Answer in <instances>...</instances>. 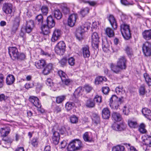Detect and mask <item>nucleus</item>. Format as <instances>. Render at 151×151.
I'll return each mask as SVG.
<instances>
[{
    "label": "nucleus",
    "instance_id": "f257e3e1",
    "mask_svg": "<svg viewBox=\"0 0 151 151\" xmlns=\"http://www.w3.org/2000/svg\"><path fill=\"white\" fill-rule=\"evenodd\" d=\"M8 50L9 54L13 60H24L25 58V56L24 53H19L16 47H9Z\"/></svg>",
    "mask_w": 151,
    "mask_h": 151
},
{
    "label": "nucleus",
    "instance_id": "f03ea898",
    "mask_svg": "<svg viewBox=\"0 0 151 151\" xmlns=\"http://www.w3.org/2000/svg\"><path fill=\"white\" fill-rule=\"evenodd\" d=\"M58 131L61 134H64L66 132V129L65 127H63L59 129H58L57 125L54 126L52 129V132H53V135L52 138L53 142H59L60 134Z\"/></svg>",
    "mask_w": 151,
    "mask_h": 151
},
{
    "label": "nucleus",
    "instance_id": "7ed1b4c3",
    "mask_svg": "<svg viewBox=\"0 0 151 151\" xmlns=\"http://www.w3.org/2000/svg\"><path fill=\"white\" fill-rule=\"evenodd\" d=\"M124 102L123 97L118 98L116 95H113L110 99V105L113 109H117L119 106Z\"/></svg>",
    "mask_w": 151,
    "mask_h": 151
},
{
    "label": "nucleus",
    "instance_id": "20e7f679",
    "mask_svg": "<svg viewBox=\"0 0 151 151\" xmlns=\"http://www.w3.org/2000/svg\"><path fill=\"white\" fill-rule=\"evenodd\" d=\"M121 31L124 38L126 40L129 39L131 37V34L129 25L125 23L120 25Z\"/></svg>",
    "mask_w": 151,
    "mask_h": 151
},
{
    "label": "nucleus",
    "instance_id": "39448f33",
    "mask_svg": "<svg viewBox=\"0 0 151 151\" xmlns=\"http://www.w3.org/2000/svg\"><path fill=\"white\" fill-rule=\"evenodd\" d=\"M66 45L63 41H60L56 45L55 48V52L59 55L64 54L66 49Z\"/></svg>",
    "mask_w": 151,
    "mask_h": 151
},
{
    "label": "nucleus",
    "instance_id": "423d86ee",
    "mask_svg": "<svg viewBox=\"0 0 151 151\" xmlns=\"http://www.w3.org/2000/svg\"><path fill=\"white\" fill-rule=\"evenodd\" d=\"M58 74L61 78L63 84L69 86L72 83V81L68 78V76L64 72L60 70L58 71Z\"/></svg>",
    "mask_w": 151,
    "mask_h": 151
},
{
    "label": "nucleus",
    "instance_id": "0eeeda50",
    "mask_svg": "<svg viewBox=\"0 0 151 151\" xmlns=\"http://www.w3.org/2000/svg\"><path fill=\"white\" fill-rule=\"evenodd\" d=\"M90 26L86 27L82 26L80 28H78L76 30V36L77 39L79 41L83 39V34L85 32L88 30L90 27Z\"/></svg>",
    "mask_w": 151,
    "mask_h": 151
},
{
    "label": "nucleus",
    "instance_id": "6e6552de",
    "mask_svg": "<svg viewBox=\"0 0 151 151\" xmlns=\"http://www.w3.org/2000/svg\"><path fill=\"white\" fill-rule=\"evenodd\" d=\"M2 9L6 14H11L13 11V5L11 3L5 2L3 4Z\"/></svg>",
    "mask_w": 151,
    "mask_h": 151
},
{
    "label": "nucleus",
    "instance_id": "1a4fd4ad",
    "mask_svg": "<svg viewBox=\"0 0 151 151\" xmlns=\"http://www.w3.org/2000/svg\"><path fill=\"white\" fill-rule=\"evenodd\" d=\"M142 50L145 56H149L151 55V44L147 42L143 45Z\"/></svg>",
    "mask_w": 151,
    "mask_h": 151
},
{
    "label": "nucleus",
    "instance_id": "9d476101",
    "mask_svg": "<svg viewBox=\"0 0 151 151\" xmlns=\"http://www.w3.org/2000/svg\"><path fill=\"white\" fill-rule=\"evenodd\" d=\"M127 60L124 56H121L117 62V66L121 69H125L127 67Z\"/></svg>",
    "mask_w": 151,
    "mask_h": 151
},
{
    "label": "nucleus",
    "instance_id": "9b49d317",
    "mask_svg": "<svg viewBox=\"0 0 151 151\" xmlns=\"http://www.w3.org/2000/svg\"><path fill=\"white\" fill-rule=\"evenodd\" d=\"M91 39L93 46L96 48H98L99 37L97 33L94 32L92 34Z\"/></svg>",
    "mask_w": 151,
    "mask_h": 151
},
{
    "label": "nucleus",
    "instance_id": "f8f14e48",
    "mask_svg": "<svg viewBox=\"0 0 151 151\" xmlns=\"http://www.w3.org/2000/svg\"><path fill=\"white\" fill-rule=\"evenodd\" d=\"M77 17V15L76 14H73L70 15L68 19V25L71 27L74 26L76 23Z\"/></svg>",
    "mask_w": 151,
    "mask_h": 151
},
{
    "label": "nucleus",
    "instance_id": "ddd939ff",
    "mask_svg": "<svg viewBox=\"0 0 151 151\" xmlns=\"http://www.w3.org/2000/svg\"><path fill=\"white\" fill-rule=\"evenodd\" d=\"M61 31L58 29H55L53 32L51 39L52 42H55L58 40L60 37Z\"/></svg>",
    "mask_w": 151,
    "mask_h": 151
},
{
    "label": "nucleus",
    "instance_id": "4468645a",
    "mask_svg": "<svg viewBox=\"0 0 151 151\" xmlns=\"http://www.w3.org/2000/svg\"><path fill=\"white\" fill-rule=\"evenodd\" d=\"M29 101L37 108L41 107V103L39 102V99L37 97L34 96H31L29 98Z\"/></svg>",
    "mask_w": 151,
    "mask_h": 151
},
{
    "label": "nucleus",
    "instance_id": "2eb2a0df",
    "mask_svg": "<svg viewBox=\"0 0 151 151\" xmlns=\"http://www.w3.org/2000/svg\"><path fill=\"white\" fill-rule=\"evenodd\" d=\"M107 18L112 27L114 29H116L117 28V25L116 21L113 15L110 14L107 17Z\"/></svg>",
    "mask_w": 151,
    "mask_h": 151
},
{
    "label": "nucleus",
    "instance_id": "dca6fc26",
    "mask_svg": "<svg viewBox=\"0 0 151 151\" xmlns=\"http://www.w3.org/2000/svg\"><path fill=\"white\" fill-rule=\"evenodd\" d=\"M46 22L47 25L50 29L54 27L55 25V21L51 15H50L47 17Z\"/></svg>",
    "mask_w": 151,
    "mask_h": 151
},
{
    "label": "nucleus",
    "instance_id": "f3484780",
    "mask_svg": "<svg viewBox=\"0 0 151 151\" xmlns=\"http://www.w3.org/2000/svg\"><path fill=\"white\" fill-rule=\"evenodd\" d=\"M52 64L49 63L45 66L43 68L42 73L44 75H47L49 74L52 69Z\"/></svg>",
    "mask_w": 151,
    "mask_h": 151
},
{
    "label": "nucleus",
    "instance_id": "a211bd4d",
    "mask_svg": "<svg viewBox=\"0 0 151 151\" xmlns=\"http://www.w3.org/2000/svg\"><path fill=\"white\" fill-rule=\"evenodd\" d=\"M112 119L114 122H119L122 119V115L118 112H113L112 115Z\"/></svg>",
    "mask_w": 151,
    "mask_h": 151
},
{
    "label": "nucleus",
    "instance_id": "6ab92c4d",
    "mask_svg": "<svg viewBox=\"0 0 151 151\" xmlns=\"http://www.w3.org/2000/svg\"><path fill=\"white\" fill-rule=\"evenodd\" d=\"M142 113L143 115L148 119H150L151 117V111L147 108L142 109Z\"/></svg>",
    "mask_w": 151,
    "mask_h": 151
},
{
    "label": "nucleus",
    "instance_id": "aec40b11",
    "mask_svg": "<svg viewBox=\"0 0 151 151\" xmlns=\"http://www.w3.org/2000/svg\"><path fill=\"white\" fill-rule=\"evenodd\" d=\"M15 78L14 76L12 75H8L6 78V83L7 85H10L12 84L14 82Z\"/></svg>",
    "mask_w": 151,
    "mask_h": 151
},
{
    "label": "nucleus",
    "instance_id": "412c9836",
    "mask_svg": "<svg viewBox=\"0 0 151 151\" xmlns=\"http://www.w3.org/2000/svg\"><path fill=\"white\" fill-rule=\"evenodd\" d=\"M83 138L85 142L93 141L91 134L88 132H86L83 134Z\"/></svg>",
    "mask_w": 151,
    "mask_h": 151
},
{
    "label": "nucleus",
    "instance_id": "4be33fe9",
    "mask_svg": "<svg viewBox=\"0 0 151 151\" xmlns=\"http://www.w3.org/2000/svg\"><path fill=\"white\" fill-rule=\"evenodd\" d=\"M35 20L38 25L40 26L42 25L43 22V17L42 15L40 14L37 15L35 17Z\"/></svg>",
    "mask_w": 151,
    "mask_h": 151
},
{
    "label": "nucleus",
    "instance_id": "5701e85b",
    "mask_svg": "<svg viewBox=\"0 0 151 151\" xmlns=\"http://www.w3.org/2000/svg\"><path fill=\"white\" fill-rule=\"evenodd\" d=\"M46 65L45 61L44 60H39L35 63V66L39 69L43 68Z\"/></svg>",
    "mask_w": 151,
    "mask_h": 151
},
{
    "label": "nucleus",
    "instance_id": "b1692460",
    "mask_svg": "<svg viewBox=\"0 0 151 151\" xmlns=\"http://www.w3.org/2000/svg\"><path fill=\"white\" fill-rule=\"evenodd\" d=\"M143 38L146 40H149L151 39V30L145 31L142 33Z\"/></svg>",
    "mask_w": 151,
    "mask_h": 151
},
{
    "label": "nucleus",
    "instance_id": "393cba45",
    "mask_svg": "<svg viewBox=\"0 0 151 151\" xmlns=\"http://www.w3.org/2000/svg\"><path fill=\"white\" fill-rule=\"evenodd\" d=\"M41 26V29L43 35H47L50 33L49 29L50 28H49L47 25L42 24Z\"/></svg>",
    "mask_w": 151,
    "mask_h": 151
},
{
    "label": "nucleus",
    "instance_id": "a878e982",
    "mask_svg": "<svg viewBox=\"0 0 151 151\" xmlns=\"http://www.w3.org/2000/svg\"><path fill=\"white\" fill-rule=\"evenodd\" d=\"M55 18L57 19H61L62 17V14L58 9H56L54 10L52 12Z\"/></svg>",
    "mask_w": 151,
    "mask_h": 151
},
{
    "label": "nucleus",
    "instance_id": "bb28decb",
    "mask_svg": "<svg viewBox=\"0 0 151 151\" xmlns=\"http://www.w3.org/2000/svg\"><path fill=\"white\" fill-rule=\"evenodd\" d=\"M82 50L84 58L89 57L90 55V52L88 47V46H86L83 48Z\"/></svg>",
    "mask_w": 151,
    "mask_h": 151
},
{
    "label": "nucleus",
    "instance_id": "cd10ccee",
    "mask_svg": "<svg viewBox=\"0 0 151 151\" xmlns=\"http://www.w3.org/2000/svg\"><path fill=\"white\" fill-rule=\"evenodd\" d=\"M106 34L109 37H113L114 33L113 29L109 27H107L105 30Z\"/></svg>",
    "mask_w": 151,
    "mask_h": 151
},
{
    "label": "nucleus",
    "instance_id": "c85d7f7f",
    "mask_svg": "<svg viewBox=\"0 0 151 151\" xmlns=\"http://www.w3.org/2000/svg\"><path fill=\"white\" fill-rule=\"evenodd\" d=\"M10 130H6V129L2 128L1 131V136L3 137L2 140L3 141H7L6 139H4V138L6 137L8 135L9 133Z\"/></svg>",
    "mask_w": 151,
    "mask_h": 151
},
{
    "label": "nucleus",
    "instance_id": "c756f323",
    "mask_svg": "<svg viewBox=\"0 0 151 151\" xmlns=\"http://www.w3.org/2000/svg\"><path fill=\"white\" fill-rule=\"evenodd\" d=\"M130 106L129 105L126 104L123 107L122 110L123 114L125 115H128L130 112Z\"/></svg>",
    "mask_w": 151,
    "mask_h": 151
},
{
    "label": "nucleus",
    "instance_id": "7c9ffc66",
    "mask_svg": "<svg viewBox=\"0 0 151 151\" xmlns=\"http://www.w3.org/2000/svg\"><path fill=\"white\" fill-rule=\"evenodd\" d=\"M42 14L43 15L46 16L48 12V7L45 5L42 6L40 8Z\"/></svg>",
    "mask_w": 151,
    "mask_h": 151
},
{
    "label": "nucleus",
    "instance_id": "2f4dec72",
    "mask_svg": "<svg viewBox=\"0 0 151 151\" xmlns=\"http://www.w3.org/2000/svg\"><path fill=\"white\" fill-rule=\"evenodd\" d=\"M144 77L145 81L148 85L150 86H151V78L149 75L147 73H145L143 74Z\"/></svg>",
    "mask_w": 151,
    "mask_h": 151
},
{
    "label": "nucleus",
    "instance_id": "473e14b6",
    "mask_svg": "<svg viewBox=\"0 0 151 151\" xmlns=\"http://www.w3.org/2000/svg\"><path fill=\"white\" fill-rule=\"evenodd\" d=\"M112 127L113 129L117 131H121L124 129L122 125L118 124L116 123L114 124Z\"/></svg>",
    "mask_w": 151,
    "mask_h": 151
},
{
    "label": "nucleus",
    "instance_id": "72a5a7b5",
    "mask_svg": "<svg viewBox=\"0 0 151 151\" xmlns=\"http://www.w3.org/2000/svg\"><path fill=\"white\" fill-rule=\"evenodd\" d=\"M124 147L120 145L114 146L112 149V151H124Z\"/></svg>",
    "mask_w": 151,
    "mask_h": 151
},
{
    "label": "nucleus",
    "instance_id": "f704fd0d",
    "mask_svg": "<svg viewBox=\"0 0 151 151\" xmlns=\"http://www.w3.org/2000/svg\"><path fill=\"white\" fill-rule=\"evenodd\" d=\"M128 123L129 126L131 128H136L137 127V123L136 121L129 119Z\"/></svg>",
    "mask_w": 151,
    "mask_h": 151
},
{
    "label": "nucleus",
    "instance_id": "c9c22d12",
    "mask_svg": "<svg viewBox=\"0 0 151 151\" xmlns=\"http://www.w3.org/2000/svg\"><path fill=\"white\" fill-rule=\"evenodd\" d=\"M92 119L93 122L96 124L99 122V117L98 115L96 114L93 113L92 114Z\"/></svg>",
    "mask_w": 151,
    "mask_h": 151
},
{
    "label": "nucleus",
    "instance_id": "e433bc0d",
    "mask_svg": "<svg viewBox=\"0 0 151 151\" xmlns=\"http://www.w3.org/2000/svg\"><path fill=\"white\" fill-rule=\"evenodd\" d=\"M67 149L68 151H76L74 143L73 142H70L67 146Z\"/></svg>",
    "mask_w": 151,
    "mask_h": 151
},
{
    "label": "nucleus",
    "instance_id": "4c0bfd02",
    "mask_svg": "<svg viewBox=\"0 0 151 151\" xmlns=\"http://www.w3.org/2000/svg\"><path fill=\"white\" fill-rule=\"evenodd\" d=\"M75 106V104L73 102H68L65 104V108L68 110L69 111L72 109Z\"/></svg>",
    "mask_w": 151,
    "mask_h": 151
},
{
    "label": "nucleus",
    "instance_id": "58836bf2",
    "mask_svg": "<svg viewBox=\"0 0 151 151\" xmlns=\"http://www.w3.org/2000/svg\"><path fill=\"white\" fill-rule=\"evenodd\" d=\"M86 105L87 107L92 108L94 106L95 104L92 99H89L87 100Z\"/></svg>",
    "mask_w": 151,
    "mask_h": 151
},
{
    "label": "nucleus",
    "instance_id": "ea45409f",
    "mask_svg": "<svg viewBox=\"0 0 151 151\" xmlns=\"http://www.w3.org/2000/svg\"><path fill=\"white\" fill-rule=\"evenodd\" d=\"M104 80L102 76H99L97 77L95 79V83L96 85H99L103 83V81Z\"/></svg>",
    "mask_w": 151,
    "mask_h": 151
},
{
    "label": "nucleus",
    "instance_id": "a19ab883",
    "mask_svg": "<svg viewBox=\"0 0 151 151\" xmlns=\"http://www.w3.org/2000/svg\"><path fill=\"white\" fill-rule=\"evenodd\" d=\"M111 70L114 72L116 73H118L120 71V69H121L117 65V66L114 65L113 64L111 65Z\"/></svg>",
    "mask_w": 151,
    "mask_h": 151
},
{
    "label": "nucleus",
    "instance_id": "79ce46f5",
    "mask_svg": "<svg viewBox=\"0 0 151 151\" xmlns=\"http://www.w3.org/2000/svg\"><path fill=\"white\" fill-rule=\"evenodd\" d=\"M76 151L79 150L83 147L82 142H73Z\"/></svg>",
    "mask_w": 151,
    "mask_h": 151
},
{
    "label": "nucleus",
    "instance_id": "37998d69",
    "mask_svg": "<svg viewBox=\"0 0 151 151\" xmlns=\"http://www.w3.org/2000/svg\"><path fill=\"white\" fill-rule=\"evenodd\" d=\"M83 90L82 87H80L78 88L75 90L74 93L75 94H77L78 96H80L82 95L83 92Z\"/></svg>",
    "mask_w": 151,
    "mask_h": 151
},
{
    "label": "nucleus",
    "instance_id": "c03bdc74",
    "mask_svg": "<svg viewBox=\"0 0 151 151\" xmlns=\"http://www.w3.org/2000/svg\"><path fill=\"white\" fill-rule=\"evenodd\" d=\"M145 128V124L143 123H142L139 127V130L141 133H145L146 132V130Z\"/></svg>",
    "mask_w": 151,
    "mask_h": 151
},
{
    "label": "nucleus",
    "instance_id": "a18cd8bd",
    "mask_svg": "<svg viewBox=\"0 0 151 151\" xmlns=\"http://www.w3.org/2000/svg\"><path fill=\"white\" fill-rule=\"evenodd\" d=\"M110 116V112L107 108H104V119H109Z\"/></svg>",
    "mask_w": 151,
    "mask_h": 151
},
{
    "label": "nucleus",
    "instance_id": "49530a36",
    "mask_svg": "<svg viewBox=\"0 0 151 151\" xmlns=\"http://www.w3.org/2000/svg\"><path fill=\"white\" fill-rule=\"evenodd\" d=\"M79 2L80 3H88L91 6H95L96 4V2L94 1H86L85 0H80Z\"/></svg>",
    "mask_w": 151,
    "mask_h": 151
},
{
    "label": "nucleus",
    "instance_id": "de8ad7c7",
    "mask_svg": "<svg viewBox=\"0 0 151 151\" xmlns=\"http://www.w3.org/2000/svg\"><path fill=\"white\" fill-rule=\"evenodd\" d=\"M89 11V9L87 7H86L81 9L80 13L83 17H84L88 13Z\"/></svg>",
    "mask_w": 151,
    "mask_h": 151
},
{
    "label": "nucleus",
    "instance_id": "09e8293b",
    "mask_svg": "<svg viewBox=\"0 0 151 151\" xmlns=\"http://www.w3.org/2000/svg\"><path fill=\"white\" fill-rule=\"evenodd\" d=\"M34 26V23L33 20H29L27 21L26 23V26H27L28 27H31L33 28Z\"/></svg>",
    "mask_w": 151,
    "mask_h": 151
},
{
    "label": "nucleus",
    "instance_id": "8fccbe9b",
    "mask_svg": "<svg viewBox=\"0 0 151 151\" xmlns=\"http://www.w3.org/2000/svg\"><path fill=\"white\" fill-rule=\"evenodd\" d=\"M70 121L72 123H77L78 122V118L75 115L72 116L70 118Z\"/></svg>",
    "mask_w": 151,
    "mask_h": 151
},
{
    "label": "nucleus",
    "instance_id": "3c124183",
    "mask_svg": "<svg viewBox=\"0 0 151 151\" xmlns=\"http://www.w3.org/2000/svg\"><path fill=\"white\" fill-rule=\"evenodd\" d=\"M19 26L13 24L11 28V34H14L18 29Z\"/></svg>",
    "mask_w": 151,
    "mask_h": 151
},
{
    "label": "nucleus",
    "instance_id": "603ef678",
    "mask_svg": "<svg viewBox=\"0 0 151 151\" xmlns=\"http://www.w3.org/2000/svg\"><path fill=\"white\" fill-rule=\"evenodd\" d=\"M20 17L19 16L16 17L14 18L13 24L19 26V25Z\"/></svg>",
    "mask_w": 151,
    "mask_h": 151
},
{
    "label": "nucleus",
    "instance_id": "864d4df0",
    "mask_svg": "<svg viewBox=\"0 0 151 151\" xmlns=\"http://www.w3.org/2000/svg\"><path fill=\"white\" fill-rule=\"evenodd\" d=\"M65 98V96H58L56 98V101L58 103H60L64 100Z\"/></svg>",
    "mask_w": 151,
    "mask_h": 151
},
{
    "label": "nucleus",
    "instance_id": "5fc2aeb1",
    "mask_svg": "<svg viewBox=\"0 0 151 151\" xmlns=\"http://www.w3.org/2000/svg\"><path fill=\"white\" fill-rule=\"evenodd\" d=\"M101 97L98 95H96L93 99V101L98 103H100L101 102Z\"/></svg>",
    "mask_w": 151,
    "mask_h": 151
},
{
    "label": "nucleus",
    "instance_id": "6e6d98bb",
    "mask_svg": "<svg viewBox=\"0 0 151 151\" xmlns=\"http://www.w3.org/2000/svg\"><path fill=\"white\" fill-rule=\"evenodd\" d=\"M143 147L145 149V151H151V146L146 144V143H143Z\"/></svg>",
    "mask_w": 151,
    "mask_h": 151
},
{
    "label": "nucleus",
    "instance_id": "4d7b16f0",
    "mask_svg": "<svg viewBox=\"0 0 151 151\" xmlns=\"http://www.w3.org/2000/svg\"><path fill=\"white\" fill-rule=\"evenodd\" d=\"M46 84L48 86L52 87L53 86V83L51 79L49 78L47 79L46 82Z\"/></svg>",
    "mask_w": 151,
    "mask_h": 151
},
{
    "label": "nucleus",
    "instance_id": "13d9d810",
    "mask_svg": "<svg viewBox=\"0 0 151 151\" xmlns=\"http://www.w3.org/2000/svg\"><path fill=\"white\" fill-rule=\"evenodd\" d=\"M67 61V60L65 58H62L60 61L59 63L62 66H64L66 65Z\"/></svg>",
    "mask_w": 151,
    "mask_h": 151
},
{
    "label": "nucleus",
    "instance_id": "bf43d9fd",
    "mask_svg": "<svg viewBox=\"0 0 151 151\" xmlns=\"http://www.w3.org/2000/svg\"><path fill=\"white\" fill-rule=\"evenodd\" d=\"M139 93L140 94L144 95L145 93V86L143 85L141 86L139 89Z\"/></svg>",
    "mask_w": 151,
    "mask_h": 151
},
{
    "label": "nucleus",
    "instance_id": "052dcab7",
    "mask_svg": "<svg viewBox=\"0 0 151 151\" xmlns=\"http://www.w3.org/2000/svg\"><path fill=\"white\" fill-rule=\"evenodd\" d=\"M69 64L71 66L73 65L75 63V60L74 58L72 57L69 58L68 60Z\"/></svg>",
    "mask_w": 151,
    "mask_h": 151
},
{
    "label": "nucleus",
    "instance_id": "680f3d73",
    "mask_svg": "<svg viewBox=\"0 0 151 151\" xmlns=\"http://www.w3.org/2000/svg\"><path fill=\"white\" fill-rule=\"evenodd\" d=\"M62 11L65 14H69L70 13L69 9L67 7H63L62 8Z\"/></svg>",
    "mask_w": 151,
    "mask_h": 151
},
{
    "label": "nucleus",
    "instance_id": "e2e57ef3",
    "mask_svg": "<svg viewBox=\"0 0 151 151\" xmlns=\"http://www.w3.org/2000/svg\"><path fill=\"white\" fill-rule=\"evenodd\" d=\"M123 88L122 86H119L116 88L115 91L116 93L117 94H119L122 93L123 91Z\"/></svg>",
    "mask_w": 151,
    "mask_h": 151
},
{
    "label": "nucleus",
    "instance_id": "0e129e2a",
    "mask_svg": "<svg viewBox=\"0 0 151 151\" xmlns=\"http://www.w3.org/2000/svg\"><path fill=\"white\" fill-rule=\"evenodd\" d=\"M121 3L125 5H133L134 4L133 3H129L127 0H121Z\"/></svg>",
    "mask_w": 151,
    "mask_h": 151
},
{
    "label": "nucleus",
    "instance_id": "69168bd1",
    "mask_svg": "<svg viewBox=\"0 0 151 151\" xmlns=\"http://www.w3.org/2000/svg\"><path fill=\"white\" fill-rule=\"evenodd\" d=\"M84 88L87 93H89L92 90V88L91 86L87 85L85 86Z\"/></svg>",
    "mask_w": 151,
    "mask_h": 151
},
{
    "label": "nucleus",
    "instance_id": "338daca9",
    "mask_svg": "<svg viewBox=\"0 0 151 151\" xmlns=\"http://www.w3.org/2000/svg\"><path fill=\"white\" fill-rule=\"evenodd\" d=\"M7 99L8 97L7 96H5L4 94H0V101H5Z\"/></svg>",
    "mask_w": 151,
    "mask_h": 151
},
{
    "label": "nucleus",
    "instance_id": "774afa93",
    "mask_svg": "<svg viewBox=\"0 0 151 151\" xmlns=\"http://www.w3.org/2000/svg\"><path fill=\"white\" fill-rule=\"evenodd\" d=\"M142 139L143 142H145L146 140L148 142H151V136L148 135L142 137Z\"/></svg>",
    "mask_w": 151,
    "mask_h": 151
}]
</instances>
